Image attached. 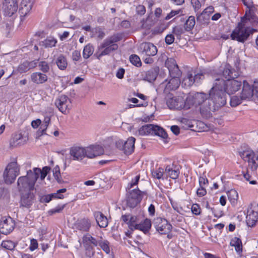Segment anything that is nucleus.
<instances>
[{
  "mask_svg": "<svg viewBox=\"0 0 258 258\" xmlns=\"http://www.w3.org/2000/svg\"><path fill=\"white\" fill-rule=\"evenodd\" d=\"M222 81L215 82L213 87L209 92L208 99L204 104V110L208 112L209 117L211 113L218 110L226 103V95L219 85H222Z\"/></svg>",
  "mask_w": 258,
  "mask_h": 258,
  "instance_id": "obj_1",
  "label": "nucleus"
},
{
  "mask_svg": "<svg viewBox=\"0 0 258 258\" xmlns=\"http://www.w3.org/2000/svg\"><path fill=\"white\" fill-rule=\"evenodd\" d=\"M120 40V37L118 35H113L106 39L98 46L94 56L100 59L101 57L109 54L111 52L117 49L118 45L115 43Z\"/></svg>",
  "mask_w": 258,
  "mask_h": 258,
  "instance_id": "obj_2",
  "label": "nucleus"
},
{
  "mask_svg": "<svg viewBox=\"0 0 258 258\" xmlns=\"http://www.w3.org/2000/svg\"><path fill=\"white\" fill-rule=\"evenodd\" d=\"M254 31H256L254 29L246 26L244 23L240 22L233 31L231 37L232 40L243 43Z\"/></svg>",
  "mask_w": 258,
  "mask_h": 258,
  "instance_id": "obj_3",
  "label": "nucleus"
},
{
  "mask_svg": "<svg viewBox=\"0 0 258 258\" xmlns=\"http://www.w3.org/2000/svg\"><path fill=\"white\" fill-rule=\"evenodd\" d=\"M36 182V178L32 174V170H29L26 176L20 177L17 181L18 188L21 191H30L34 188Z\"/></svg>",
  "mask_w": 258,
  "mask_h": 258,
  "instance_id": "obj_4",
  "label": "nucleus"
},
{
  "mask_svg": "<svg viewBox=\"0 0 258 258\" xmlns=\"http://www.w3.org/2000/svg\"><path fill=\"white\" fill-rule=\"evenodd\" d=\"M220 81L223 83V84L220 86V88L223 90L225 94L226 93L229 95L233 94L238 91L241 86V82L234 79H227L225 81L223 79L217 78L215 82Z\"/></svg>",
  "mask_w": 258,
  "mask_h": 258,
  "instance_id": "obj_5",
  "label": "nucleus"
},
{
  "mask_svg": "<svg viewBox=\"0 0 258 258\" xmlns=\"http://www.w3.org/2000/svg\"><path fill=\"white\" fill-rule=\"evenodd\" d=\"M20 169L16 162H11L6 167L3 173V177L7 184H11L19 174Z\"/></svg>",
  "mask_w": 258,
  "mask_h": 258,
  "instance_id": "obj_6",
  "label": "nucleus"
},
{
  "mask_svg": "<svg viewBox=\"0 0 258 258\" xmlns=\"http://www.w3.org/2000/svg\"><path fill=\"white\" fill-rule=\"evenodd\" d=\"M240 155L244 161L248 163L251 170L256 169L258 167V151L248 150L240 153Z\"/></svg>",
  "mask_w": 258,
  "mask_h": 258,
  "instance_id": "obj_7",
  "label": "nucleus"
},
{
  "mask_svg": "<svg viewBox=\"0 0 258 258\" xmlns=\"http://www.w3.org/2000/svg\"><path fill=\"white\" fill-rule=\"evenodd\" d=\"M204 78V74L202 72L196 74L192 71H188L182 80L181 86L184 88L189 87L195 83H200Z\"/></svg>",
  "mask_w": 258,
  "mask_h": 258,
  "instance_id": "obj_8",
  "label": "nucleus"
},
{
  "mask_svg": "<svg viewBox=\"0 0 258 258\" xmlns=\"http://www.w3.org/2000/svg\"><path fill=\"white\" fill-rule=\"evenodd\" d=\"M82 241L87 251V255L89 257L93 256L95 253L94 247L98 245L99 241L89 234H87L83 237Z\"/></svg>",
  "mask_w": 258,
  "mask_h": 258,
  "instance_id": "obj_9",
  "label": "nucleus"
},
{
  "mask_svg": "<svg viewBox=\"0 0 258 258\" xmlns=\"http://www.w3.org/2000/svg\"><path fill=\"white\" fill-rule=\"evenodd\" d=\"M55 104L58 109L63 114H68L72 107L70 99L66 95H61L55 100Z\"/></svg>",
  "mask_w": 258,
  "mask_h": 258,
  "instance_id": "obj_10",
  "label": "nucleus"
},
{
  "mask_svg": "<svg viewBox=\"0 0 258 258\" xmlns=\"http://www.w3.org/2000/svg\"><path fill=\"white\" fill-rule=\"evenodd\" d=\"M153 224L156 230L161 234L168 233L172 229L171 225L167 220L160 217L155 218Z\"/></svg>",
  "mask_w": 258,
  "mask_h": 258,
  "instance_id": "obj_11",
  "label": "nucleus"
},
{
  "mask_svg": "<svg viewBox=\"0 0 258 258\" xmlns=\"http://www.w3.org/2000/svg\"><path fill=\"white\" fill-rule=\"evenodd\" d=\"M136 139L134 137H130L126 141L119 140L116 143V147L120 150L123 151L126 154H132L135 149V143Z\"/></svg>",
  "mask_w": 258,
  "mask_h": 258,
  "instance_id": "obj_12",
  "label": "nucleus"
},
{
  "mask_svg": "<svg viewBox=\"0 0 258 258\" xmlns=\"http://www.w3.org/2000/svg\"><path fill=\"white\" fill-rule=\"evenodd\" d=\"M144 192L139 189H134L131 190L127 199V205L131 208H134L142 201Z\"/></svg>",
  "mask_w": 258,
  "mask_h": 258,
  "instance_id": "obj_13",
  "label": "nucleus"
},
{
  "mask_svg": "<svg viewBox=\"0 0 258 258\" xmlns=\"http://www.w3.org/2000/svg\"><path fill=\"white\" fill-rule=\"evenodd\" d=\"M17 0H5L3 4L4 15L7 17H12L18 10Z\"/></svg>",
  "mask_w": 258,
  "mask_h": 258,
  "instance_id": "obj_14",
  "label": "nucleus"
},
{
  "mask_svg": "<svg viewBox=\"0 0 258 258\" xmlns=\"http://www.w3.org/2000/svg\"><path fill=\"white\" fill-rule=\"evenodd\" d=\"M166 104L171 109H181L184 105V97L182 96L173 97L172 95H169L167 98Z\"/></svg>",
  "mask_w": 258,
  "mask_h": 258,
  "instance_id": "obj_15",
  "label": "nucleus"
},
{
  "mask_svg": "<svg viewBox=\"0 0 258 258\" xmlns=\"http://www.w3.org/2000/svg\"><path fill=\"white\" fill-rule=\"evenodd\" d=\"M34 3V0H22L19 9L21 22L30 14Z\"/></svg>",
  "mask_w": 258,
  "mask_h": 258,
  "instance_id": "obj_16",
  "label": "nucleus"
},
{
  "mask_svg": "<svg viewBox=\"0 0 258 258\" xmlns=\"http://www.w3.org/2000/svg\"><path fill=\"white\" fill-rule=\"evenodd\" d=\"M69 154L71 159L81 161L86 157L85 148L79 146H74L70 148Z\"/></svg>",
  "mask_w": 258,
  "mask_h": 258,
  "instance_id": "obj_17",
  "label": "nucleus"
},
{
  "mask_svg": "<svg viewBox=\"0 0 258 258\" xmlns=\"http://www.w3.org/2000/svg\"><path fill=\"white\" fill-rule=\"evenodd\" d=\"M15 225L13 220L11 217H3L0 221V232L7 235L13 230Z\"/></svg>",
  "mask_w": 258,
  "mask_h": 258,
  "instance_id": "obj_18",
  "label": "nucleus"
},
{
  "mask_svg": "<svg viewBox=\"0 0 258 258\" xmlns=\"http://www.w3.org/2000/svg\"><path fill=\"white\" fill-rule=\"evenodd\" d=\"M196 106H200V112L202 115L205 117H209L208 112H206L204 110V104L208 99L207 95L203 93L197 92L194 95Z\"/></svg>",
  "mask_w": 258,
  "mask_h": 258,
  "instance_id": "obj_19",
  "label": "nucleus"
},
{
  "mask_svg": "<svg viewBox=\"0 0 258 258\" xmlns=\"http://www.w3.org/2000/svg\"><path fill=\"white\" fill-rule=\"evenodd\" d=\"M30 79L31 82L33 84L41 85L47 82L48 77L46 74L40 72H36L31 74Z\"/></svg>",
  "mask_w": 258,
  "mask_h": 258,
  "instance_id": "obj_20",
  "label": "nucleus"
},
{
  "mask_svg": "<svg viewBox=\"0 0 258 258\" xmlns=\"http://www.w3.org/2000/svg\"><path fill=\"white\" fill-rule=\"evenodd\" d=\"M86 157L93 158L103 154V148L99 145H92L85 148Z\"/></svg>",
  "mask_w": 258,
  "mask_h": 258,
  "instance_id": "obj_21",
  "label": "nucleus"
},
{
  "mask_svg": "<svg viewBox=\"0 0 258 258\" xmlns=\"http://www.w3.org/2000/svg\"><path fill=\"white\" fill-rule=\"evenodd\" d=\"M165 66L168 68L170 76L181 75V73L174 59L168 58L165 62Z\"/></svg>",
  "mask_w": 258,
  "mask_h": 258,
  "instance_id": "obj_22",
  "label": "nucleus"
},
{
  "mask_svg": "<svg viewBox=\"0 0 258 258\" xmlns=\"http://www.w3.org/2000/svg\"><path fill=\"white\" fill-rule=\"evenodd\" d=\"M121 220L124 223H126L128 228L132 230H135L137 225L139 222V218L136 216L131 214H125L122 215Z\"/></svg>",
  "mask_w": 258,
  "mask_h": 258,
  "instance_id": "obj_23",
  "label": "nucleus"
},
{
  "mask_svg": "<svg viewBox=\"0 0 258 258\" xmlns=\"http://www.w3.org/2000/svg\"><path fill=\"white\" fill-rule=\"evenodd\" d=\"M253 86L250 85L244 80L243 81V87L241 93V99L249 100L253 96Z\"/></svg>",
  "mask_w": 258,
  "mask_h": 258,
  "instance_id": "obj_24",
  "label": "nucleus"
},
{
  "mask_svg": "<svg viewBox=\"0 0 258 258\" xmlns=\"http://www.w3.org/2000/svg\"><path fill=\"white\" fill-rule=\"evenodd\" d=\"M258 219V212L254 211L251 208H248L247 211L246 222L248 227L255 225Z\"/></svg>",
  "mask_w": 258,
  "mask_h": 258,
  "instance_id": "obj_25",
  "label": "nucleus"
},
{
  "mask_svg": "<svg viewBox=\"0 0 258 258\" xmlns=\"http://www.w3.org/2000/svg\"><path fill=\"white\" fill-rule=\"evenodd\" d=\"M164 173L166 176V178L169 176L173 179H176L178 178L180 173L179 168L178 166L174 164L168 165L165 169Z\"/></svg>",
  "mask_w": 258,
  "mask_h": 258,
  "instance_id": "obj_26",
  "label": "nucleus"
},
{
  "mask_svg": "<svg viewBox=\"0 0 258 258\" xmlns=\"http://www.w3.org/2000/svg\"><path fill=\"white\" fill-rule=\"evenodd\" d=\"M141 49L143 53L148 56H154L157 53V48L153 43L150 42L143 43L141 45Z\"/></svg>",
  "mask_w": 258,
  "mask_h": 258,
  "instance_id": "obj_27",
  "label": "nucleus"
},
{
  "mask_svg": "<svg viewBox=\"0 0 258 258\" xmlns=\"http://www.w3.org/2000/svg\"><path fill=\"white\" fill-rule=\"evenodd\" d=\"M94 217L98 226L101 228H105L108 226V222L107 217L99 211L93 213Z\"/></svg>",
  "mask_w": 258,
  "mask_h": 258,
  "instance_id": "obj_28",
  "label": "nucleus"
},
{
  "mask_svg": "<svg viewBox=\"0 0 258 258\" xmlns=\"http://www.w3.org/2000/svg\"><path fill=\"white\" fill-rule=\"evenodd\" d=\"M31 170L32 174H34V177L36 178V180L38 178L39 175H40L41 180H43L44 179L47 174L50 172V168L48 166H45L41 170L39 168L35 167Z\"/></svg>",
  "mask_w": 258,
  "mask_h": 258,
  "instance_id": "obj_29",
  "label": "nucleus"
},
{
  "mask_svg": "<svg viewBox=\"0 0 258 258\" xmlns=\"http://www.w3.org/2000/svg\"><path fill=\"white\" fill-rule=\"evenodd\" d=\"M155 125L148 124L141 127L135 134L139 136L153 135Z\"/></svg>",
  "mask_w": 258,
  "mask_h": 258,
  "instance_id": "obj_30",
  "label": "nucleus"
},
{
  "mask_svg": "<svg viewBox=\"0 0 258 258\" xmlns=\"http://www.w3.org/2000/svg\"><path fill=\"white\" fill-rule=\"evenodd\" d=\"M179 76H170L171 78L166 85L165 89L169 91L177 89L180 84V81L179 79Z\"/></svg>",
  "mask_w": 258,
  "mask_h": 258,
  "instance_id": "obj_31",
  "label": "nucleus"
},
{
  "mask_svg": "<svg viewBox=\"0 0 258 258\" xmlns=\"http://www.w3.org/2000/svg\"><path fill=\"white\" fill-rule=\"evenodd\" d=\"M36 63L34 61H26L20 64L16 71L22 74L28 72L32 68H35L36 66Z\"/></svg>",
  "mask_w": 258,
  "mask_h": 258,
  "instance_id": "obj_32",
  "label": "nucleus"
},
{
  "mask_svg": "<svg viewBox=\"0 0 258 258\" xmlns=\"http://www.w3.org/2000/svg\"><path fill=\"white\" fill-rule=\"evenodd\" d=\"M34 197V195L31 193L23 195L21 197V205L27 208H29L33 203Z\"/></svg>",
  "mask_w": 258,
  "mask_h": 258,
  "instance_id": "obj_33",
  "label": "nucleus"
},
{
  "mask_svg": "<svg viewBox=\"0 0 258 258\" xmlns=\"http://www.w3.org/2000/svg\"><path fill=\"white\" fill-rule=\"evenodd\" d=\"M26 141V137H24L21 134H16L13 136L11 145L14 147L21 146L25 144Z\"/></svg>",
  "mask_w": 258,
  "mask_h": 258,
  "instance_id": "obj_34",
  "label": "nucleus"
},
{
  "mask_svg": "<svg viewBox=\"0 0 258 258\" xmlns=\"http://www.w3.org/2000/svg\"><path fill=\"white\" fill-rule=\"evenodd\" d=\"M91 226V221L88 218H84L78 223L77 228L81 231H88Z\"/></svg>",
  "mask_w": 258,
  "mask_h": 258,
  "instance_id": "obj_35",
  "label": "nucleus"
},
{
  "mask_svg": "<svg viewBox=\"0 0 258 258\" xmlns=\"http://www.w3.org/2000/svg\"><path fill=\"white\" fill-rule=\"evenodd\" d=\"M230 244L231 246H234L236 251L238 253L240 254L242 250V242L240 238L234 237L231 240Z\"/></svg>",
  "mask_w": 258,
  "mask_h": 258,
  "instance_id": "obj_36",
  "label": "nucleus"
},
{
  "mask_svg": "<svg viewBox=\"0 0 258 258\" xmlns=\"http://www.w3.org/2000/svg\"><path fill=\"white\" fill-rule=\"evenodd\" d=\"M55 63L58 68L61 70H64L68 66V62L66 57L63 54H59L56 58Z\"/></svg>",
  "mask_w": 258,
  "mask_h": 258,
  "instance_id": "obj_37",
  "label": "nucleus"
},
{
  "mask_svg": "<svg viewBox=\"0 0 258 258\" xmlns=\"http://www.w3.org/2000/svg\"><path fill=\"white\" fill-rule=\"evenodd\" d=\"M151 226V221L148 219H146L143 222H139L136 229L140 230L145 233L149 230Z\"/></svg>",
  "mask_w": 258,
  "mask_h": 258,
  "instance_id": "obj_38",
  "label": "nucleus"
},
{
  "mask_svg": "<svg viewBox=\"0 0 258 258\" xmlns=\"http://www.w3.org/2000/svg\"><path fill=\"white\" fill-rule=\"evenodd\" d=\"M57 42V40L55 38L49 37L41 41L40 44L45 48H51L55 46Z\"/></svg>",
  "mask_w": 258,
  "mask_h": 258,
  "instance_id": "obj_39",
  "label": "nucleus"
},
{
  "mask_svg": "<svg viewBox=\"0 0 258 258\" xmlns=\"http://www.w3.org/2000/svg\"><path fill=\"white\" fill-rule=\"evenodd\" d=\"M144 79L149 82L154 81L157 77V73L153 70L145 72L143 75Z\"/></svg>",
  "mask_w": 258,
  "mask_h": 258,
  "instance_id": "obj_40",
  "label": "nucleus"
},
{
  "mask_svg": "<svg viewBox=\"0 0 258 258\" xmlns=\"http://www.w3.org/2000/svg\"><path fill=\"white\" fill-rule=\"evenodd\" d=\"M165 170L162 168H158L152 171V175L153 178L158 179H164L166 178V176L164 173Z\"/></svg>",
  "mask_w": 258,
  "mask_h": 258,
  "instance_id": "obj_41",
  "label": "nucleus"
},
{
  "mask_svg": "<svg viewBox=\"0 0 258 258\" xmlns=\"http://www.w3.org/2000/svg\"><path fill=\"white\" fill-rule=\"evenodd\" d=\"M39 70L43 73L46 74L49 72L50 70V64L45 60H41L38 62L37 64Z\"/></svg>",
  "mask_w": 258,
  "mask_h": 258,
  "instance_id": "obj_42",
  "label": "nucleus"
},
{
  "mask_svg": "<svg viewBox=\"0 0 258 258\" xmlns=\"http://www.w3.org/2000/svg\"><path fill=\"white\" fill-rule=\"evenodd\" d=\"M195 106L196 103L193 95H188L185 99H184V105L183 108L188 109L191 106Z\"/></svg>",
  "mask_w": 258,
  "mask_h": 258,
  "instance_id": "obj_43",
  "label": "nucleus"
},
{
  "mask_svg": "<svg viewBox=\"0 0 258 258\" xmlns=\"http://www.w3.org/2000/svg\"><path fill=\"white\" fill-rule=\"evenodd\" d=\"M227 194L230 203L232 204H235L238 199V194L237 191L235 189H232L229 190L227 192Z\"/></svg>",
  "mask_w": 258,
  "mask_h": 258,
  "instance_id": "obj_44",
  "label": "nucleus"
},
{
  "mask_svg": "<svg viewBox=\"0 0 258 258\" xmlns=\"http://www.w3.org/2000/svg\"><path fill=\"white\" fill-rule=\"evenodd\" d=\"M153 135L160 137L164 139H167L168 137L167 134L163 128L155 125L154 128Z\"/></svg>",
  "mask_w": 258,
  "mask_h": 258,
  "instance_id": "obj_45",
  "label": "nucleus"
},
{
  "mask_svg": "<svg viewBox=\"0 0 258 258\" xmlns=\"http://www.w3.org/2000/svg\"><path fill=\"white\" fill-rule=\"evenodd\" d=\"M94 50L93 46L90 44H88L84 48L83 51V57L85 59L88 58L93 54Z\"/></svg>",
  "mask_w": 258,
  "mask_h": 258,
  "instance_id": "obj_46",
  "label": "nucleus"
},
{
  "mask_svg": "<svg viewBox=\"0 0 258 258\" xmlns=\"http://www.w3.org/2000/svg\"><path fill=\"white\" fill-rule=\"evenodd\" d=\"M53 176L58 183H62L63 180L62 179L60 168L58 166H55L52 170Z\"/></svg>",
  "mask_w": 258,
  "mask_h": 258,
  "instance_id": "obj_47",
  "label": "nucleus"
},
{
  "mask_svg": "<svg viewBox=\"0 0 258 258\" xmlns=\"http://www.w3.org/2000/svg\"><path fill=\"white\" fill-rule=\"evenodd\" d=\"M195 24L196 21L195 17L192 16H189L184 24L185 30L187 31H190L195 26Z\"/></svg>",
  "mask_w": 258,
  "mask_h": 258,
  "instance_id": "obj_48",
  "label": "nucleus"
},
{
  "mask_svg": "<svg viewBox=\"0 0 258 258\" xmlns=\"http://www.w3.org/2000/svg\"><path fill=\"white\" fill-rule=\"evenodd\" d=\"M232 74L233 70L232 69L231 66L229 64H226L223 71V76L227 79V80L230 79V78H233Z\"/></svg>",
  "mask_w": 258,
  "mask_h": 258,
  "instance_id": "obj_49",
  "label": "nucleus"
},
{
  "mask_svg": "<svg viewBox=\"0 0 258 258\" xmlns=\"http://www.w3.org/2000/svg\"><path fill=\"white\" fill-rule=\"evenodd\" d=\"M16 245L15 242L10 240H4L2 243L3 247L10 250L14 249Z\"/></svg>",
  "mask_w": 258,
  "mask_h": 258,
  "instance_id": "obj_50",
  "label": "nucleus"
},
{
  "mask_svg": "<svg viewBox=\"0 0 258 258\" xmlns=\"http://www.w3.org/2000/svg\"><path fill=\"white\" fill-rule=\"evenodd\" d=\"M98 245L104 252L106 253H109L110 251L109 243L107 240H100L98 242Z\"/></svg>",
  "mask_w": 258,
  "mask_h": 258,
  "instance_id": "obj_51",
  "label": "nucleus"
},
{
  "mask_svg": "<svg viewBox=\"0 0 258 258\" xmlns=\"http://www.w3.org/2000/svg\"><path fill=\"white\" fill-rule=\"evenodd\" d=\"M241 97H239L237 96H233L231 97L230 103V105L232 107H236L241 103V101L243 100Z\"/></svg>",
  "mask_w": 258,
  "mask_h": 258,
  "instance_id": "obj_52",
  "label": "nucleus"
},
{
  "mask_svg": "<svg viewBox=\"0 0 258 258\" xmlns=\"http://www.w3.org/2000/svg\"><path fill=\"white\" fill-rule=\"evenodd\" d=\"M130 60L131 62L136 67H140L141 66L142 62L141 61V59L140 57L136 55H132L130 57Z\"/></svg>",
  "mask_w": 258,
  "mask_h": 258,
  "instance_id": "obj_53",
  "label": "nucleus"
},
{
  "mask_svg": "<svg viewBox=\"0 0 258 258\" xmlns=\"http://www.w3.org/2000/svg\"><path fill=\"white\" fill-rule=\"evenodd\" d=\"M199 185L200 187H206L208 185V180L205 175L201 176L199 178Z\"/></svg>",
  "mask_w": 258,
  "mask_h": 258,
  "instance_id": "obj_54",
  "label": "nucleus"
},
{
  "mask_svg": "<svg viewBox=\"0 0 258 258\" xmlns=\"http://www.w3.org/2000/svg\"><path fill=\"white\" fill-rule=\"evenodd\" d=\"M140 178V175H136L134 179H132L131 182L128 183L127 185V188L130 189L133 187L134 186L138 184Z\"/></svg>",
  "mask_w": 258,
  "mask_h": 258,
  "instance_id": "obj_55",
  "label": "nucleus"
},
{
  "mask_svg": "<svg viewBox=\"0 0 258 258\" xmlns=\"http://www.w3.org/2000/svg\"><path fill=\"white\" fill-rule=\"evenodd\" d=\"M181 12V10H172L170 13L167 14V15L165 17V20H168L174 16L179 14Z\"/></svg>",
  "mask_w": 258,
  "mask_h": 258,
  "instance_id": "obj_56",
  "label": "nucleus"
},
{
  "mask_svg": "<svg viewBox=\"0 0 258 258\" xmlns=\"http://www.w3.org/2000/svg\"><path fill=\"white\" fill-rule=\"evenodd\" d=\"M38 242L35 239H32L30 240V244L29 246V249L31 251H33L38 248Z\"/></svg>",
  "mask_w": 258,
  "mask_h": 258,
  "instance_id": "obj_57",
  "label": "nucleus"
},
{
  "mask_svg": "<svg viewBox=\"0 0 258 258\" xmlns=\"http://www.w3.org/2000/svg\"><path fill=\"white\" fill-rule=\"evenodd\" d=\"M191 211L196 215H199L201 213V208L198 204H193L191 207Z\"/></svg>",
  "mask_w": 258,
  "mask_h": 258,
  "instance_id": "obj_58",
  "label": "nucleus"
},
{
  "mask_svg": "<svg viewBox=\"0 0 258 258\" xmlns=\"http://www.w3.org/2000/svg\"><path fill=\"white\" fill-rule=\"evenodd\" d=\"M64 205H58L54 208L50 210L49 213L51 214H53L56 213H60L64 208Z\"/></svg>",
  "mask_w": 258,
  "mask_h": 258,
  "instance_id": "obj_59",
  "label": "nucleus"
},
{
  "mask_svg": "<svg viewBox=\"0 0 258 258\" xmlns=\"http://www.w3.org/2000/svg\"><path fill=\"white\" fill-rule=\"evenodd\" d=\"M174 40L175 38L174 35L171 34H168L165 38V42L168 45L171 44L172 43H173L174 41Z\"/></svg>",
  "mask_w": 258,
  "mask_h": 258,
  "instance_id": "obj_60",
  "label": "nucleus"
},
{
  "mask_svg": "<svg viewBox=\"0 0 258 258\" xmlns=\"http://www.w3.org/2000/svg\"><path fill=\"white\" fill-rule=\"evenodd\" d=\"M206 188V187L200 186L197 190V195L200 197H202L206 195L207 194Z\"/></svg>",
  "mask_w": 258,
  "mask_h": 258,
  "instance_id": "obj_61",
  "label": "nucleus"
},
{
  "mask_svg": "<svg viewBox=\"0 0 258 258\" xmlns=\"http://www.w3.org/2000/svg\"><path fill=\"white\" fill-rule=\"evenodd\" d=\"M81 58L80 52L78 50H75L72 53V59L73 61H78Z\"/></svg>",
  "mask_w": 258,
  "mask_h": 258,
  "instance_id": "obj_62",
  "label": "nucleus"
},
{
  "mask_svg": "<svg viewBox=\"0 0 258 258\" xmlns=\"http://www.w3.org/2000/svg\"><path fill=\"white\" fill-rule=\"evenodd\" d=\"M191 4L196 12L201 7V4L199 0H191Z\"/></svg>",
  "mask_w": 258,
  "mask_h": 258,
  "instance_id": "obj_63",
  "label": "nucleus"
},
{
  "mask_svg": "<svg viewBox=\"0 0 258 258\" xmlns=\"http://www.w3.org/2000/svg\"><path fill=\"white\" fill-rule=\"evenodd\" d=\"M183 32V29L180 27H176L173 29V33L177 36H180Z\"/></svg>",
  "mask_w": 258,
  "mask_h": 258,
  "instance_id": "obj_64",
  "label": "nucleus"
}]
</instances>
